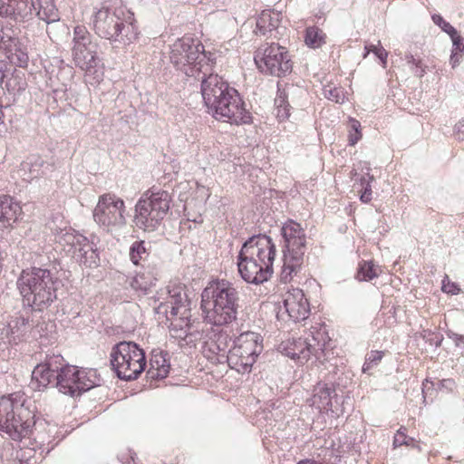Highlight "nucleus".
<instances>
[{
  "instance_id": "nucleus-1",
  "label": "nucleus",
  "mask_w": 464,
  "mask_h": 464,
  "mask_svg": "<svg viewBox=\"0 0 464 464\" xmlns=\"http://www.w3.org/2000/svg\"><path fill=\"white\" fill-rule=\"evenodd\" d=\"M201 94L208 112L216 120L236 125L252 122L238 92L218 74L209 73L202 78Z\"/></svg>"
},
{
  "instance_id": "nucleus-2",
  "label": "nucleus",
  "mask_w": 464,
  "mask_h": 464,
  "mask_svg": "<svg viewBox=\"0 0 464 464\" xmlns=\"http://www.w3.org/2000/svg\"><path fill=\"white\" fill-rule=\"evenodd\" d=\"M239 303V291L225 279L211 280L201 293L200 308L205 320L214 325H227L236 321Z\"/></svg>"
},
{
  "instance_id": "nucleus-3",
  "label": "nucleus",
  "mask_w": 464,
  "mask_h": 464,
  "mask_svg": "<svg viewBox=\"0 0 464 464\" xmlns=\"http://www.w3.org/2000/svg\"><path fill=\"white\" fill-rule=\"evenodd\" d=\"M169 61L174 68L187 77L202 82L212 72L214 55L205 51L204 45L191 37H182L169 46Z\"/></svg>"
},
{
  "instance_id": "nucleus-4",
  "label": "nucleus",
  "mask_w": 464,
  "mask_h": 464,
  "mask_svg": "<svg viewBox=\"0 0 464 464\" xmlns=\"http://www.w3.org/2000/svg\"><path fill=\"white\" fill-rule=\"evenodd\" d=\"M280 235L283 253L281 280L286 283L297 276L303 268L306 251V235L302 226L293 219H288L283 224Z\"/></svg>"
},
{
  "instance_id": "nucleus-5",
  "label": "nucleus",
  "mask_w": 464,
  "mask_h": 464,
  "mask_svg": "<svg viewBox=\"0 0 464 464\" xmlns=\"http://www.w3.org/2000/svg\"><path fill=\"white\" fill-rule=\"evenodd\" d=\"M122 7L111 9L102 7L93 15V28L102 38L124 45L133 43L138 37L137 27L124 18Z\"/></svg>"
},
{
  "instance_id": "nucleus-6",
  "label": "nucleus",
  "mask_w": 464,
  "mask_h": 464,
  "mask_svg": "<svg viewBox=\"0 0 464 464\" xmlns=\"http://www.w3.org/2000/svg\"><path fill=\"white\" fill-rule=\"evenodd\" d=\"M98 44L92 41L91 34L84 25H77L73 29L72 56L76 67L85 72L87 78L92 77L91 84L102 81L103 71L102 60L98 56Z\"/></svg>"
},
{
  "instance_id": "nucleus-7",
  "label": "nucleus",
  "mask_w": 464,
  "mask_h": 464,
  "mask_svg": "<svg viewBox=\"0 0 464 464\" xmlns=\"http://www.w3.org/2000/svg\"><path fill=\"white\" fill-rule=\"evenodd\" d=\"M171 201V196L166 190L144 193L135 205V227L144 232L156 231L167 216Z\"/></svg>"
},
{
  "instance_id": "nucleus-8",
  "label": "nucleus",
  "mask_w": 464,
  "mask_h": 464,
  "mask_svg": "<svg viewBox=\"0 0 464 464\" xmlns=\"http://www.w3.org/2000/svg\"><path fill=\"white\" fill-rule=\"evenodd\" d=\"M29 406L24 393H14L0 398V430H4L14 440H21L29 434L27 420Z\"/></svg>"
},
{
  "instance_id": "nucleus-9",
  "label": "nucleus",
  "mask_w": 464,
  "mask_h": 464,
  "mask_svg": "<svg viewBox=\"0 0 464 464\" xmlns=\"http://www.w3.org/2000/svg\"><path fill=\"white\" fill-rule=\"evenodd\" d=\"M110 363L117 377L124 381L136 380L145 370V352L134 342L122 341L114 344Z\"/></svg>"
},
{
  "instance_id": "nucleus-10",
  "label": "nucleus",
  "mask_w": 464,
  "mask_h": 464,
  "mask_svg": "<svg viewBox=\"0 0 464 464\" xmlns=\"http://www.w3.org/2000/svg\"><path fill=\"white\" fill-rule=\"evenodd\" d=\"M56 240L64 254L86 267L98 266L100 257L96 245L87 237L69 227L55 231Z\"/></svg>"
},
{
  "instance_id": "nucleus-11",
  "label": "nucleus",
  "mask_w": 464,
  "mask_h": 464,
  "mask_svg": "<svg viewBox=\"0 0 464 464\" xmlns=\"http://www.w3.org/2000/svg\"><path fill=\"white\" fill-rule=\"evenodd\" d=\"M263 351V338L255 332L240 334L228 351V365L239 373L250 372Z\"/></svg>"
},
{
  "instance_id": "nucleus-12",
  "label": "nucleus",
  "mask_w": 464,
  "mask_h": 464,
  "mask_svg": "<svg viewBox=\"0 0 464 464\" xmlns=\"http://www.w3.org/2000/svg\"><path fill=\"white\" fill-rule=\"evenodd\" d=\"M330 342L325 326L312 327L305 336L289 341L283 347L285 354L300 363L307 362L312 355L321 358L324 349Z\"/></svg>"
},
{
  "instance_id": "nucleus-13",
  "label": "nucleus",
  "mask_w": 464,
  "mask_h": 464,
  "mask_svg": "<svg viewBox=\"0 0 464 464\" xmlns=\"http://www.w3.org/2000/svg\"><path fill=\"white\" fill-rule=\"evenodd\" d=\"M254 60L258 70L266 75L284 77L292 72L293 63L287 49L276 43L259 47Z\"/></svg>"
},
{
  "instance_id": "nucleus-14",
  "label": "nucleus",
  "mask_w": 464,
  "mask_h": 464,
  "mask_svg": "<svg viewBox=\"0 0 464 464\" xmlns=\"http://www.w3.org/2000/svg\"><path fill=\"white\" fill-rule=\"evenodd\" d=\"M93 219L107 231L124 227L126 217L123 199L112 193L101 195L93 209Z\"/></svg>"
},
{
  "instance_id": "nucleus-15",
  "label": "nucleus",
  "mask_w": 464,
  "mask_h": 464,
  "mask_svg": "<svg viewBox=\"0 0 464 464\" xmlns=\"http://www.w3.org/2000/svg\"><path fill=\"white\" fill-rule=\"evenodd\" d=\"M31 266V295H34L31 308L43 310L49 305L55 298L56 280L49 269L36 267V261H34Z\"/></svg>"
},
{
  "instance_id": "nucleus-16",
  "label": "nucleus",
  "mask_w": 464,
  "mask_h": 464,
  "mask_svg": "<svg viewBox=\"0 0 464 464\" xmlns=\"http://www.w3.org/2000/svg\"><path fill=\"white\" fill-rule=\"evenodd\" d=\"M247 254L246 248L245 251H239L237 255V265L241 278L245 282L254 285H260L268 281L273 274V266L254 262L252 260L253 255H255L253 251L250 255ZM257 254H259V251H256V256Z\"/></svg>"
},
{
  "instance_id": "nucleus-17",
  "label": "nucleus",
  "mask_w": 464,
  "mask_h": 464,
  "mask_svg": "<svg viewBox=\"0 0 464 464\" xmlns=\"http://www.w3.org/2000/svg\"><path fill=\"white\" fill-rule=\"evenodd\" d=\"M63 362L60 354L46 355L44 362L38 363L31 372V390L40 392L53 383Z\"/></svg>"
},
{
  "instance_id": "nucleus-18",
  "label": "nucleus",
  "mask_w": 464,
  "mask_h": 464,
  "mask_svg": "<svg viewBox=\"0 0 464 464\" xmlns=\"http://www.w3.org/2000/svg\"><path fill=\"white\" fill-rule=\"evenodd\" d=\"M246 246L247 255H250L252 251L255 254L259 251L257 256L253 255L254 262L273 266L276 256V246L269 236L266 234L254 235L243 243L240 251H245Z\"/></svg>"
},
{
  "instance_id": "nucleus-19",
  "label": "nucleus",
  "mask_w": 464,
  "mask_h": 464,
  "mask_svg": "<svg viewBox=\"0 0 464 464\" xmlns=\"http://www.w3.org/2000/svg\"><path fill=\"white\" fill-rule=\"evenodd\" d=\"M333 399L337 401V394L334 386L319 382L314 388L310 405L320 411H331L333 416L339 417L343 413V410L334 407Z\"/></svg>"
},
{
  "instance_id": "nucleus-20",
  "label": "nucleus",
  "mask_w": 464,
  "mask_h": 464,
  "mask_svg": "<svg viewBox=\"0 0 464 464\" xmlns=\"http://www.w3.org/2000/svg\"><path fill=\"white\" fill-rule=\"evenodd\" d=\"M284 306L294 322L305 320L310 314V304L303 290L293 288L286 293Z\"/></svg>"
},
{
  "instance_id": "nucleus-21",
  "label": "nucleus",
  "mask_w": 464,
  "mask_h": 464,
  "mask_svg": "<svg viewBox=\"0 0 464 464\" xmlns=\"http://www.w3.org/2000/svg\"><path fill=\"white\" fill-rule=\"evenodd\" d=\"M232 338L226 332H220L215 334L214 339L206 343V356L218 363L227 362L228 363V351Z\"/></svg>"
},
{
  "instance_id": "nucleus-22",
  "label": "nucleus",
  "mask_w": 464,
  "mask_h": 464,
  "mask_svg": "<svg viewBox=\"0 0 464 464\" xmlns=\"http://www.w3.org/2000/svg\"><path fill=\"white\" fill-rule=\"evenodd\" d=\"M79 370L75 366L64 365L61 363V369L56 372V387L64 394L77 396Z\"/></svg>"
},
{
  "instance_id": "nucleus-23",
  "label": "nucleus",
  "mask_w": 464,
  "mask_h": 464,
  "mask_svg": "<svg viewBox=\"0 0 464 464\" xmlns=\"http://www.w3.org/2000/svg\"><path fill=\"white\" fill-rule=\"evenodd\" d=\"M22 215L20 204L11 197L0 196V227L7 228Z\"/></svg>"
},
{
  "instance_id": "nucleus-24",
  "label": "nucleus",
  "mask_w": 464,
  "mask_h": 464,
  "mask_svg": "<svg viewBox=\"0 0 464 464\" xmlns=\"http://www.w3.org/2000/svg\"><path fill=\"white\" fill-rule=\"evenodd\" d=\"M35 11L37 20L42 21L43 24H39L41 28L47 29L48 24L59 21L57 10L53 4V0H31V12ZM48 33V31L46 30Z\"/></svg>"
},
{
  "instance_id": "nucleus-25",
  "label": "nucleus",
  "mask_w": 464,
  "mask_h": 464,
  "mask_svg": "<svg viewBox=\"0 0 464 464\" xmlns=\"http://www.w3.org/2000/svg\"><path fill=\"white\" fill-rule=\"evenodd\" d=\"M281 14L271 10H263L256 20V29L262 35L276 37Z\"/></svg>"
},
{
  "instance_id": "nucleus-26",
  "label": "nucleus",
  "mask_w": 464,
  "mask_h": 464,
  "mask_svg": "<svg viewBox=\"0 0 464 464\" xmlns=\"http://www.w3.org/2000/svg\"><path fill=\"white\" fill-rule=\"evenodd\" d=\"M170 369L169 353L167 352L152 353L150 360L148 375L151 379H164L168 376Z\"/></svg>"
},
{
  "instance_id": "nucleus-27",
  "label": "nucleus",
  "mask_w": 464,
  "mask_h": 464,
  "mask_svg": "<svg viewBox=\"0 0 464 464\" xmlns=\"http://www.w3.org/2000/svg\"><path fill=\"white\" fill-rule=\"evenodd\" d=\"M156 280L155 267L150 266V268L136 272L135 276L130 281V286L136 291L146 294Z\"/></svg>"
},
{
  "instance_id": "nucleus-28",
  "label": "nucleus",
  "mask_w": 464,
  "mask_h": 464,
  "mask_svg": "<svg viewBox=\"0 0 464 464\" xmlns=\"http://www.w3.org/2000/svg\"><path fill=\"white\" fill-rule=\"evenodd\" d=\"M4 90L6 89L9 93L19 94L25 91L27 87L26 72L24 69H14L10 77L5 82Z\"/></svg>"
},
{
  "instance_id": "nucleus-29",
  "label": "nucleus",
  "mask_w": 464,
  "mask_h": 464,
  "mask_svg": "<svg viewBox=\"0 0 464 464\" xmlns=\"http://www.w3.org/2000/svg\"><path fill=\"white\" fill-rule=\"evenodd\" d=\"M150 253L145 246V241H135L130 247V258L135 266H140L141 269L150 268Z\"/></svg>"
},
{
  "instance_id": "nucleus-30",
  "label": "nucleus",
  "mask_w": 464,
  "mask_h": 464,
  "mask_svg": "<svg viewBox=\"0 0 464 464\" xmlns=\"http://www.w3.org/2000/svg\"><path fill=\"white\" fill-rule=\"evenodd\" d=\"M100 376L95 369H82L78 373L77 396L100 384Z\"/></svg>"
},
{
  "instance_id": "nucleus-31",
  "label": "nucleus",
  "mask_w": 464,
  "mask_h": 464,
  "mask_svg": "<svg viewBox=\"0 0 464 464\" xmlns=\"http://www.w3.org/2000/svg\"><path fill=\"white\" fill-rule=\"evenodd\" d=\"M168 294V307L170 309L169 312L172 315H178L182 308L186 310L188 299L181 287L177 286L169 289Z\"/></svg>"
},
{
  "instance_id": "nucleus-32",
  "label": "nucleus",
  "mask_w": 464,
  "mask_h": 464,
  "mask_svg": "<svg viewBox=\"0 0 464 464\" xmlns=\"http://www.w3.org/2000/svg\"><path fill=\"white\" fill-rule=\"evenodd\" d=\"M326 35L317 26H310L305 30L304 42L311 48H319L325 43Z\"/></svg>"
},
{
  "instance_id": "nucleus-33",
  "label": "nucleus",
  "mask_w": 464,
  "mask_h": 464,
  "mask_svg": "<svg viewBox=\"0 0 464 464\" xmlns=\"http://www.w3.org/2000/svg\"><path fill=\"white\" fill-rule=\"evenodd\" d=\"M10 62L16 66L18 69H24L27 67L29 62V55L26 52L23 51L21 48L17 46V43L15 42V45H13L12 51L5 53Z\"/></svg>"
},
{
  "instance_id": "nucleus-34",
  "label": "nucleus",
  "mask_w": 464,
  "mask_h": 464,
  "mask_svg": "<svg viewBox=\"0 0 464 464\" xmlns=\"http://www.w3.org/2000/svg\"><path fill=\"white\" fill-rule=\"evenodd\" d=\"M378 276L375 265L372 261L359 263L356 278L359 281H370Z\"/></svg>"
},
{
  "instance_id": "nucleus-35",
  "label": "nucleus",
  "mask_w": 464,
  "mask_h": 464,
  "mask_svg": "<svg viewBox=\"0 0 464 464\" xmlns=\"http://www.w3.org/2000/svg\"><path fill=\"white\" fill-rule=\"evenodd\" d=\"M324 96L335 103H343L345 101V92L343 87L334 84H326L323 88Z\"/></svg>"
},
{
  "instance_id": "nucleus-36",
  "label": "nucleus",
  "mask_w": 464,
  "mask_h": 464,
  "mask_svg": "<svg viewBox=\"0 0 464 464\" xmlns=\"http://www.w3.org/2000/svg\"><path fill=\"white\" fill-rule=\"evenodd\" d=\"M46 60H44L39 54H37V58L32 59V66L34 68H31V76H33L34 81L37 82V78H45L47 70H46Z\"/></svg>"
},
{
  "instance_id": "nucleus-37",
  "label": "nucleus",
  "mask_w": 464,
  "mask_h": 464,
  "mask_svg": "<svg viewBox=\"0 0 464 464\" xmlns=\"http://www.w3.org/2000/svg\"><path fill=\"white\" fill-rule=\"evenodd\" d=\"M361 123L359 121L353 118L349 120V134L348 142L349 145L354 146L362 139Z\"/></svg>"
},
{
  "instance_id": "nucleus-38",
  "label": "nucleus",
  "mask_w": 464,
  "mask_h": 464,
  "mask_svg": "<svg viewBox=\"0 0 464 464\" xmlns=\"http://www.w3.org/2000/svg\"><path fill=\"white\" fill-rule=\"evenodd\" d=\"M365 54L364 57H366L367 54L370 53H373L382 62V66L386 67L387 63V57H388V52L381 45V42H378V45L374 44H366L365 47Z\"/></svg>"
},
{
  "instance_id": "nucleus-39",
  "label": "nucleus",
  "mask_w": 464,
  "mask_h": 464,
  "mask_svg": "<svg viewBox=\"0 0 464 464\" xmlns=\"http://www.w3.org/2000/svg\"><path fill=\"white\" fill-rule=\"evenodd\" d=\"M382 357L383 352L381 351H371L369 353H367L365 362L362 366L363 372H366L373 366L378 365Z\"/></svg>"
},
{
  "instance_id": "nucleus-40",
  "label": "nucleus",
  "mask_w": 464,
  "mask_h": 464,
  "mask_svg": "<svg viewBox=\"0 0 464 464\" xmlns=\"http://www.w3.org/2000/svg\"><path fill=\"white\" fill-rule=\"evenodd\" d=\"M415 440L411 437L407 436L406 428L401 427L393 439V446L395 448L405 445V446H413Z\"/></svg>"
},
{
  "instance_id": "nucleus-41",
  "label": "nucleus",
  "mask_w": 464,
  "mask_h": 464,
  "mask_svg": "<svg viewBox=\"0 0 464 464\" xmlns=\"http://www.w3.org/2000/svg\"><path fill=\"white\" fill-rule=\"evenodd\" d=\"M405 59L414 74L419 78H421L425 73V66L422 65L421 61L420 59H416L412 54H407Z\"/></svg>"
},
{
  "instance_id": "nucleus-42",
  "label": "nucleus",
  "mask_w": 464,
  "mask_h": 464,
  "mask_svg": "<svg viewBox=\"0 0 464 464\" xmlns=\"http://www.w3.org/2000/svg\"><path fill=\"white\" fill-rule=\"evenodd\" d=\"M433 23L438 25L443 32L448 34L450 36L456 34L457 30L449 22L444 20L440 14H434L431 16Z\"/></svg>"
},
{
  "instance_id": "nucleus-43",
  "label": "nucleus",
  "mask_w": 464,
  "mask_h": 464,
  "mask_svg": "<svg viewBox=\"0 0 464 464\" xmlns=\"http://www.w3.org/2000/svg\"><path fill=\"white\" fill-rule=\"evenodd\" d=\"M25 271L24 270L22 276L17 280V286L21 295L26 299L29 295V279L24 276Z\"/></svg>"
},
{
  "instance_id": "nucleus-44",
  "label": "nucleus",
  "mask_w": 464,
  "mask_h": 464,
  "mask_svg": "<svg viewBox=\"0 0 464 464\" xmlns=\"http://www.w3.org/2000/svg\"><path fill=\"white\" fill-rule=\"evenodd\" d=\"M446 334L454 342L455 346L461 349V353H464V335L459 334L451 330H448Z\"/></svg>"
},
{
  "instance_id": "nucleus-45",
  "label": "nucleus",
  "mask_w": 464,
  "mask_h": 464,
  "mask_svg": "<svg viewBox=\"0 0 464 464\" xmlns=\"http://www.w3.org/2000/svg\"><path fill=\"white\" fill-rule=\"evenodd\" d=\"M446 280H449V277L447 276H445V279L442 281L441 290L448 294L458 295L460 291L459 285L456 283H452L450 281L446 283Z\"/></svg>"
},
{
  "instance_id": "nucleus-46",
  "label": "nucleus",
  "mask_w": 464,
  "mask_h": 464,
  "mask_svg": "<svg viewBox=\"0 0 464 464\" xmlns=\"http://www.w3.org/2000/svg\"><path fill=\"white\" fill-rule=\"evenodd\" d=\"M450 39L453 44V50L464 55V38H462L457 31L455 35L452 34L450 36Z\"/></svg>"
},
{
  "instance_id": "nucleus-47",
  "label": "nucleus",
  "mask_w": 464,
  "mask_h": 464,
  "mask_svg": "<svg viewBox=\"0 0 464 464\" xmlns=\"http://www.w3.org/2000/svg\"><path fill=\"white\" fill-rule=\"evenodd\" d=\"M423 338H425L430 344H434L436 347H440L443 341L442 335L435 334L430 331H424Z\"/></svg>"
},
{
  "instance_id": "nucleus-48",
  "label": "nucleus",
  "mask_w": 464,
  "mask_h": 464,
  "mask_svg": "<svg viewBox=\"0 0 464 464\" xmlns=\"http://www.w3.org/2000/svg\"><path fill=\"white\" fill-rule=\"evenodd\" d=\"M374 180V177L370 175L368 172L366 177H362L360 179V184L362 187L361 192H372V182Z\"/></svg>"
},
{
  "instance_id": "nucleus-49",
  "label": "nucleus",
  "mask_w": 464,
  "mask_h": 464,
  "mask_svg": "<svg viewBox=\"0 0 464 464\" xmlns=\"http://www.w3.org/2000/svg\"><path fill=\"white\" fill-rule=\"evenodd\" d=\"M287 95L285 91H281L280 89L277 92V96L275 99V104L276 108L280 107H290V104L288 103Z\"/></svg>"
},
{
  "instance_id": "nucleus-50",
  "label": "nucleus",
  "mask_w": 464,
  "mask_h": 464,
  "mask_svg": "<svg viewBox=\"0 0 464 464\" xmlns=\"http://www.w3.org/2000/svg\"><path fill=\"white\" fill-rule=\"evenodd\" d=\"M290 107H280L276 108V117L279 121H283L289 118Z\"/></svg>"
},
{
  "instance_id": "nucleus-51",
  "label": "nucleus",
  "mask_w": 464,
  "mask_h": 464,
  "mask_svg": "<svg viewBox=\"0 0 464 464\" xmlns=\"http://www.w3.org/2000/svg\"><path fill=\"white\" fill-rule=\"evenodd\" d=\"M454 132L458 140H464V120L459 121L455 125Z\"/></svg>"
},
{
  "instance_id": "nucleus-52",
  "label": "nucleus",
  "mask_w": 464,
  "mask_h": 464,
  "mask_svg": "<svg viewBox=\"0 0 464 464\" xmlns=\"http://www.w3.org/2000/svg\"><path fill=\"white\" fill-rule=\"evenodd\" d=\"M44 323L41 324H37L34 328L31 329V336L36 338L39 335L40 338L45 336L41 332L44 330Z\"/></svg>"
},
{
  "instance_id": "nucleus-53",
  "label": "nucleus",
  "mask_w": 464,
  "mask_h": 464,
  "mask_svg": "<svg viewBox=\"0 0 464 464\" xmlns=\"http://www.w3.org/2000/svg\"><path fill=\"white\" fill-rule=\"evenodd\" d=\"M450 63L453 68L456 67L457 65H459V57L458 55V52H456L455 50H452Z\"/></svg>"
},
{
  "instance_id": "nucleus-54",
  "label": "nucleus",
  "mask_w": 464,
  "mask_h": 464,
  "mask_svg": "<svg viewBox=\"0 0 464 464\" xmlns=\"http://www.w3.org/2000/svg\"><path fill=\"white\" fill-rule=\"evenodd\" d=\"M372 192H361L360 199L362 203H369L372 197Z\"/></svg>"
},
{
  "instance_id": "nucleus-55",
  "label": "nucleus",
  "mask_w": 464,
  "mask_h": 464,
  "mask_svg": "<svg viewBox=\"0 0 464 464\" xmlns=\"http://www.w3.org/2000/svg\"><path fill=\"white\" fill-rule=\"evenodd\" d=\"M123 464H136L134 458L131 456L130 459H127Z\"/></svg>"
}]
</instances>
